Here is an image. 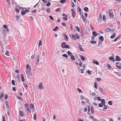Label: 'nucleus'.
Instances as JSON below:
<instances>
[{
	"label": "nucleus",
	"mask_w": 121,
	"mask_h": 121,
	"mask_svg": "<svg viewBox=\"0 0 121 121\" xmlns=\"http://www.w3.org/2000/svg\"><path fill=\"white\" fill-rule=\"evenodd\" d=\"M107 13L108 14V15L110 18L111 19L113 18V14L112 13H111L110 10H108L107 11Z\"/></svg>",
	"instance_id": "1"
},
{
	"label": "nucleus",
	"mask_w": 121,
	"mask_h": 121,
	"mask_svg": "<svg viewBox=\"0 0 121 121\" xmlns=\"http://www.w3.org/2000/svg\"><path fill=\"white\" fill-rule=\"evenodd\" d=\"M63 16L64 17H63V19L65 21H66L68 20V18L67 17V15L65 13L63 14Z\"/></svg>",
	"instance_id": "2"
},
{
	"label": "nucleus",
	"mask_w": 121,
	"mask_h": 121,
	"mask_svg": "<svg viewBox=\"0 0 121 121\" xmlns=\"http://www.w3.org/2000/svg\"><path fill=\"white\" fill-rule=\"evenodd\" d=\"M39 55L38 54V56H37L36 58V60H35V63L36 64H37L39 62Z\"/></svg>",
	"instance_id": "3"
},
{
	"label": "nucleus",
	"mask_w": 121,
	"mask_h": 121,
	"mask_svg": "<svg viewBox=\"0 0 121 121\" xmlns=\"http://www.w3.org/2000/svg\"><path fill=\"white\" fill-rule=\"evenodd\" d=\"M38 86L39 87V88L40 90H42L43 88V86L42 83L41 82L40 83H39Z\"/></svg>",
	"instance_id": "4"
},
{
	"label": "nucleus",
	"mask_w": 121,
	"mask_h": 121,
	"mask_svg": "<svg viewBox=\"0 0 121 121\" xmlns=\"http://www.w3.org/2000/svg\"><path fill=\"white\" fill-rule=\"evenodd\" d=\"M29 105L28 104H26L24 105L25 108L26 109L27 111H28L29 109L28 108V106Z\"/></svg>",
	"instance_id": "5"
},
{
	"label": "nucleus",
	"mask_w": 121,
	"mask_h": 121,
	"mask_svg": "<svg viewBox=\"0 0 121 121\" xmlns=\"http://www.w3.org/2000/svg\"><path fill=\"white\" fill-rule=\"evenodd\" d=\"M116 61H120L121 60V59L120 57L117 56H116Z\"/></svg>",
	"instance_id": "6"
},
{
	"label": "nucleus",
	"mask_w": 121,
	"mask_h": 121,
	"mask_svg": "<svg viewBox=\"0 0 121 121\" xmlns=\"http://www.w3.org/2000/svg\"><path fill=\"white\" fill-rule=\"evenodd\" d=\"M26 68L27 69V70H29V71H31V68L30 66L28 65H26Z\"/></svg>",
	"instance_id": "7"
},
{
	"label": "nucleus",
	"mask_w": 121,
	"mask_h": 121,
	"mask_svg": "<svg viewBox=\"0 0 121 121\" xmlns=\"http://www.w3.org/2000/svg\"><path fill=\"white\" fill-rule=\"evenodd\" d=\"M72 38H79L78 35L77 34H72Z\"/></svg>",
	"instance_id": "8"
},
{
	"label": "nucleus",
	"mask_w": 121,
	"mask_h": 121,
	"mask_svg": "<svg viewBox=\"0 0 121 121\" xmlns=\"http://www.w3.org/2000/svg\"><path fill=\"white\" fill-rule=\"evenodd\" d=\"M102 16L101 15V14H99L98 18V20L100 22L102 20Z\"/></svg>",
	"instance_id": "9"
},
{
	"label": "nucleus",
	"mask_w": 121,
	"mask_h": 121,
	"mask_svg": "<svg viewBox=\"0 0 121 121\" xmlns=\"http://www.w3.org/2000/svg\"><path fill=\"white\" fill-rule=\"evenodd\" d=\"M66 43L65 42H63L61 44V47L63 48H64L65 47V46H66Z\"/></svg>",
	"instance_id": "10"
},
{
	"label": "nucleus",
	"mask_w": 121,
	"mask_h": 121,
	"mask_svg": "<svg viewBox=\"0 0 121 121\" xmlns=\"http://www.w3.org/2000/svg\"><path fill=\"white\" fill-rule=\"evenodd\" d=\"M109 60H112V61L113 62H114L115 61V60H114V58L112 56L109 57Z\"/></svg>",
	"instance_id": "11"
},
{
	"label": "nucleus",
	"mask_w": 121,
	"mask_h": 121,
	"mask_svg": "<svg viewBox=\"0 0 121 121\" xmlns=\"http://www.w3.org/2000/svg\"><path fill=\"white\" fill-rule=\"evenodd\" d=\"M21 81L23 82L25 81V79L24 78V77L23 76V75L22 74H21Z\"/></svg>",
	"instance_id": "12"
},
{
	"label": "nucleus",
	"mask_w": 121,
	"mask_h": 121,
	"mask_svg": "<svg viewBox=\"0 0 121 121\" xmlns=\"http://www.w3.org/2000/svg\"><path fill=\"white\" fill-rule=\"evenodd\" d=\"M19 114L22 117H23L24 116V113L22 111H20Z\"/></svg>",
	"instance_id": "13"
},
{
	"label": "nucleus",
	"mask_w": 121,
	"mask_h": 121,
	"mask_svg": "<svg viewBox=\"0 0 121 121\" xmlns=\"http://www.w3.org/2000/svg\"><path fill=\"white\" fill-rule=\"evenodd\" d=\"M81 58V60L83 61H84L85 60V58L84 56L80 55L79 56Z\"/></svg>",
	"instance_id": "14"
},
{
	"label": "nucleus",
	"mask_w": 121,
	"mask_h": 121,
	"mask_svg": "<svg viewBox=\"0 0 121 121\" xmlns=\"http://www.w3.org/2000/svg\"><path fill=\"white\" fill-rule=\"evenodd\" d=\"M86 12H88L89 10V9L87 7H85L84 9H83Z\"/></svg>",
	"instance_id": "15"
},
{
	"label": "nucleus",
	"mask_w": 121,
	"mask_h": 121,
	"mask_svg": "<svg viewBox=\"0 0 121 121\" xmlns=\"http://www.w3.org/2000/svg\"><path fill=\"white\" fill-rule=\"evenodd\" d=\"M70 58L71 59V60H72L74 61V60H75V58L74 56L73 55H72L71 56Z\"/></svg>",
	"instance_id": "16"
},
{
	"label": "nucleus",
	"mask_w": 121,
	"mask_h": 121,
	"mask_svg": "<svg viewBox=\"0 0 121 121\" xmlns=\"http://www.w3.org/2000/svg\"><path fill=\"white\" fill-rule=\"evenodd\" d=\"M92 33L93 35L95 37L97 36V34L95 31H93L92 32Z\"/></svg>",
	"instance_id": "17"
},
{
	"label": "nucleus",
	"mask_w": 121,
	"mask_h": 121,
	"mask_svg": "<svg viewBox=\"0 0 121 121\" xmlns=\"http://www.w3.org/2000/svg\"><path fill=\"white\" fill-rule=\"evenodd\" d=\"M21 14L22 15H24L26 14L25 11L23 10H22L21 11Z\"/></svg>",
	"instance_id": "18"
},
{
	"label": "nucleus",
	"mask_w": 121,
	"mask_h": 121,
	"mask_svg": "<svg viewBox=\"0 0 121 121\" xmlns=\"http://www.w3.org/2000/svg\"><path fill=\"white\" fill-rule=\"evenodd\" d=\"M111 29L109 28H107L105 30L106 32H109L111 30Z\"/></svg>",
	"instance_id": "19"
},
{
	"label": "nucleus",
	"mask_w": 121,
	"mask_h": 121,
	"mask_svg": "<svg viewBox=\"0 0 121 121\" xmlns=\"http://www.w3.org/2000/svg\"><path fill=\"white\" fill-rule=\"evenodd\" d=\"M90 42L92 44H95L96 43V42L94 41L91 40L90 41Z\"/></svg>",
	"instance_id": "20"
},
{
	"label": "nucleus",
	"mask_w": 121,
	"mask_h": 121,
	"mask_svg": "<svg viewBox=\"0 0 121 121\" xmlns=\"http://www.w3.org/2000/svg\"><path fill=\"white\" fill-rule=\"evenodd\" d=\"M75 28L76 30H77L78 32H80V29L77 26H76L75 27Z\"/></svg>",
	"instance_id": "21"
},
{
	"label": "nucleus",
	"mask_w": 121,
	"mask_h": 121,
	"mask_svg": "<svg viewBox=\"0 0 121 121\" xmlns=\"http://www.w3.org/2000/svg\"><path fill=\"white\" fill-rule=\"evenodd\" d=\"M59 28L58 27L56 26L55 27V28H53V30L54 31H55L58 29Z\"/></svg>",
	"instance_id": "22"
},
{
	"label": "nucleus",
	"mask_w": 121,
	"mask_h": 121,
	"mask_svg": "<svg viewBox=\"0 0 121 121\" xmlns=\"http://www.w3.org/2000/svg\"><path fill=\"white\" fill-rule=\"evenodd\" d=\"M94 87L96 89H97V87L98 86V85L97 83L96 82H95L94 83Z\"/></svg>",
	"instance_id": "23"
},
{
	"label": "nucleus",
	"mask_w": 121,
	"mask_h": 121,
	"mask_svg": "<svg viewBox=\"0 0 121 121\" xmlns=\"http://www.w3.org/2000/svg\"><path fill=\"white\" fill-rule=\"evenodd\" d=\"M115 33H114L112 34V35L110 36V38H114L115 37Z\"/></svg>",
	"instance_id": "24"
},
{
	"label": "nucleus",
	"mask_w": 121,
	"mask_h": 121,
	"mask_svg": "<svg viewBox=\"0 0 121 121\" xmlns=\"http://www.w3.org/2000/svg\"><path fill=\"white\" fill-rule=\"evenodd\" d=\"M91 112L92 113H93L94 112V108L93 107H91Z\"/></svg>",
	"instance_id": "25"
},
{
	"label": "nucleus",
	"mask_w": 121,
	"mask_h": 121,
	"mask_svg": "<svg viewBox=\"0 0 121 121\" xmlns=\"http://www.w3.org/2000/svg\"><path fill=\"white\" fill-rule=\"evenodd\" d=\"M93 63H95L97 65L99 64V62L98 61H96L95 60L93 61Z\"/></svg>",
	"instance_id": "26"
},
{
	"label": "nucleus",
	"mask_w": 121,
	"mask_h": 121,
	"mask_svg": "<svg viewBox=\"0 0 121 121\" xmlns=\"http://www.w3.org/2000/svg\"><path fill=\"white\" fill-rule=\"evenodd\" d=\"M60 2L61 3L65 4L66 2L65 0H61L60 1Z\"/></svg>",
	"instance_id": "27"
},
{
	"label": "nucleus",
	"mask_w": 121,
	"mask_h": 121,
	"mask_svg": "<svg viewBox=\"0 0 121 121\" xmlns=\"http://www.w3.org/2000/svg\"><path fill=\"white\" fill-rule=\"evenodd\" d=\"M30 109H33L34 108V106L32 104H30Z\"/></svg>",
	"instance_id": "28"
},
{
	"label": "nucleus",
	"mask_w": 121,
	"mask_h": 121,
	"mask_svg": "<svg viewBox=\"0 0 121 121\" xmlns=\"http://www.w3.org/2000/svg\"><path fill=\"white\" fill-rule=\"evenodd\" d=\"M4 95V94L3 93H2L0 95V99H2Z\"/></svg>",
	"instance_id": "29"
},
{
	"label": "nucleus",
	"mask_w": 121,
	"mask_h": 121,
	"mask_svg": "<svg viewBox=\"0 0 121 121\" xmlns=\"http://www.w3.org/2000/svg\"><path fill=\"white\" fill-rule=\"evenodd\" d=\"M29 70H27L26 73L28 75H31V73H30V71Z\"/></svg>",
	"instance_id": "30"
},
{
	"label": "nucleus",
	"mask_w": 121,
	"mask_h": 121,
	"mask_svg": "<svg viewBox=\"0 0 121 121\" xmlns=\"http://www.w3.org/2000/svg\"><path fill=\"white\" fill-rule=\"evenodd\" d=\"M62 56H63L64 57H65L67 59L68 57V56L66 54H63Z\"/></svg>",
	"instance_id": "31"
},
{
	"label": "nucleus",
	"mask_w": 121,
	"mask_h": 121,
	"mask_svg": "<svg viewBox=\"0 0 121 121\" xmlns=\"http://www.w3.org/2000/svg\"><path fill=\"white\" fill-rule=\"evenodd\" d=\"M108 103L109 105H112V102L111 101H109L108 102Z\"/></svg>",
	"instance_id": "32"
},
{
	"label": "nucleus",
	"mask_w": 121,
	"mask_h": 121,
	"mask_svg": "<svg viewBox=\"0 0 121 121\" xmlns=\"http://www.w3.org/2000/svg\"><path fill=\"white\" fill-rule=\"evenodd\" d=\"M62 35L63 37H65V38H68L67 36L65 33L63 34Z\"/></svg>",
	"instance_id": "33"
},
{
	"label": "nucleus",
	"mask_w": 121,
	"mask_h": 121,
	"mask_svg": "<svg viewBox=\"0 0 121 121\" xmlns=\"http://www.w3.org/2000/svg\"><path fill=\"white\" fill-rule=\"evenodd\" d=\"M67 53L68 54V55H69V56H71L72 55V53L69 51H68L67 52Z\"/></svg>",
	"instance_id": "34"
},
{
	"label": "nucleus",
	"mask_w": 121,
	"mask_h": 121,
	"mask_svg": "<svg viewBox=\"0 0 121 121\" xmlns=\"http://www.w3.org/2000/svg\"><path fill=\"white\" fill-rule=\"evenodd\" d=\"M106 19V16L105 15H104L103 17V20L104 21H105Z\"/></svg>",
	"instance_id": "35"
},
{
	"label": "nucleus",
	"mask_w": 121,
	"mask_h": 121,
	"mask_svg": "<svg viewBox=\"0 0 121 121\" xmlns=\"http://www.w3.org/2000/svg\"><path fill=\"white\" fill-rule=\"evenodd\" d=\"M36 114L35 113L34 114V116L33 117L34 119L35 120H36Z\"/></svg>",
	"instance_id": "36"
},
{
	"label": "nucleus",
	"mask_w": 121,
	"mask_h": 121,
	"mask_svg": "<svg viewBox=\"0 0 121 121\" xmlns=\"http://www.w3.org/2000/svg\"><path fill=\"white\" fill-rule=\"evenodd\" d=\"M65 45L66 46H65V47L64 48H67L69 49L70 48V47L68 45L66 44Z\"/></svg>",
	"instance_id": "37"
},
{
	"label": "nucleus",
	"mask_w": 121,
	"mask_h": 121,
	"mask_svg": "<svg viewBox=\"0 0 121 121\" xmlns=\"http://www.w3.org/2000/svg\"><path fill=\"white\" fill-rule=\"evenodd\" d=\"M79 49L81 51H82L83 49L82 46H81V45H79Z\"/></svg>",
	"instance_id": "38"
},
{
	"label": "nucleus",
	"mask_w": 121,
	"mask_h": 121,
	"mask_svg": "<svg viewBox=\"0 0 121 121\" xmlns=\"http://www.w3.org/2000/svg\"><path fill=\"white\" fill-rule=\"evenodd\" d=\"M11 82L13 85H14L15 84V81L14 80H12L11 81Z\"/></svg>",
	"instance_id": "39"
},
{
	"label": "nucleus",
	"mask_w": 121,
	"mask_h": 121,
	"mask_svg": "<svg viewBox=\"0 0 121 121\" xmlns=\"http://www.w3.org/2000/svg\"><path fill=\"white\" fill-rule=\"evenodd\" d=\"M42 45V41L41 40H40L38 44V47H39V46Z\"/></svg>",
	"instance_id": "40"
},
{
	"label": "nucleus",
	"mask_w": 121,
	"mask_h": 121,
	"mask_svg": "<svg viewBox=\"0 0 121 121\" xmlns=\"http://www.w3.org/2000/svg\"><path fill=\"white\" fill-rule=\"evenodd\" d=\"M6 53H5V54L8 56H9V52L8 51H6Z\"/></svg>",
	"instance_id": "41"
},
{
	"label": "nucleus",
	"mask_w": 121,
	"mask_h": 121,
	"mask_svg": "<svg viewBox=\"0 0 121 121\" xmlns=\"http://www.w3.org/2000/svg\"><path fill=\"white\" fill-rule=\"evenodd\" d=\"M101 104H103L105 102V100L104 99H102L101 100Z\"/></svg>",
	"instance_id": "42"
},
{
	"label": "nucleus",
	"mask_w": 121,
	"mask_h": 121,
	"mask_svg": "<svg viewBox=\"0 0 121 121\" xmlns=\"http://www.w3.org/2000/svg\"><path fill=\"white\" fill-rule=\"evenodd\" d=\"M115 66L117 68H118V69H121V66H118L117 65H116Z\"/></svg>",
	"instance_id": "43"
},
{
	"label": "nucleus",
	"mask_w": 121,
	"mask_h": 121,
	"mask_svg": "<svg viewBox=\"0 0 121 121\" xmlns=\"http://www.w3.org/2000/svg\"><path fill=\"white\" fill-rule=\"evenodd\" d=\"M49 18L51 19L52 21H54V20L53 19V17L51 16H49Z\"/></svg>",
	"instance_id": "44"
},
{
	"label": "nucleus",
	"mask_w": 121,
	"mask_h": 121,
	"mask_svg": "<svg viewBox=\"0 0 121 121\" xmlns=\"http://www.w3.org/2000/svg\"><path fill=\"white\" fill-rule=\"evenodd\" d=\"M72 16L74 17L75 16V13L74 12V13H72Z\"/></svg>",
	"instance_id": "45"
},
{
	"label": "nucleus",
	"mask_w": 121,
	"mask_h": 121,
	"mask_svg": "<svg viewBox=\"0 0 121 121\" xmlns=\"http://www.w3.org/2000/svg\"><path fill=\"white\" fill-rule=\"evenodd\" d=\"M77 90L79 93H81L82 92V91L80 89L78 88L77 89Z\"/></svg>",
	"instance_id": "46"
},
{
	"label": "nucleus",
	"mask_w": 121,
	"mask_h": 121,
	"mask_svg": "<svg viewBox=\"0 0 121 121\" xmlns=\"http://www.w3.org/2000/svg\"><path fill=\"white\" fill-rule=\"evenodd\" d=\"M107 66L108 67V68L110 69H111V67L109 64H108L107 65Z\"/></svg>",
	"instance_id": "47"
},
{
	"label": "nucleus",
	"mask_w": 121,
	"mask_h": 121,
	"mask_svg": "<svg viewBox=\"0 0 121 121\" xmlns=\"http://www.w3.org/2000/svg\"><path fill=\"white\" fill-rule=\"evenodd\" d=\"M2 121H5V117L4 116H2Z\"/></svg>",
	"instance_id": "48"
},
{
	"label": "nucleus",
	"mask_w": 121,
	"mask_h": 121,
	"mask_svg": "<svg viewBox=\"0 0 121 121\" xmlns=\"http://www.w3.org/2000/svg\"><path fill=\"white\" fill-rule=\"evenodd\" d=\"M5 29H7L8 28V26L5 25H3Z\"/></svg>",
	"instance_id": "49"
},
{
	"label": "nucleus",
	"mask_w": 121,
	"mask_h": 121,
	"mask_svg": "<svg viewBox=\"0 0 121 121\" xmlns=\"http://www.w3.org/2000/svg\"><path fill=\"white\" fill-rule=\"evenodd\" d=\"M98 106L99 107H103V105H102V104H101L100 103H99L98 104Z\"/></svg>",
	"instance_id": "50"
},
{
	"label": "nucleus",
	"mask_w": 121,
	"mask_h": 121,
	"mask_svg": "<svg viewBox=\"0 0 121 121\" xmlns=\"http://www.w3.org/2000/svg\"><path fill=\"white\" fill-rule=\"evenodd\" d=\"M114 72L115 74H117L118 75H119L120 74V73L119 72Z\"/></svg>",
	"instance_id": "51"
},
{
	"label": "nucleus",
	"mask_w": 121,
	"mask_h": 121,
	"mask_svg": "<svg viewBox=\"0 0 121 121\" xmlns=\"http://www.w3.org/2000/svg\"><path fill=\"white\" fill-rule=\"evenodd\" d=\"M15 11L17 13H19V12L20 10L18 9H15Z\"/></svg>",
	"instance_id": "52"
},
{
	"label": "nucleus",
	"mask_w": 121,
	"mask_h": 121,
	"mask_svg": "<svg viewBox=\"0 0 121 121\" xmlns=\"http://www.w3.org/2000/svg\"><path fill=\"white\" fill-rule=\"evenodd\" d=\"M107 107L106 105H104L103 107V109H107Z\"/></svg>",
	"instance_id": "53"
},
{
	"label": "nucleus",
	"mask_w": 121,
	"mask_h": 121,
	"mask_svg": "<svg viewBox=\"0 0 121 121\" xmlns=\"http://www.w3.org/2000/svg\"><path fill=\"white\" fill-rule=\"evenodd\" d=\"M5 100L7 99L8 98V95H5Z\"/></svg>",
	"instance_id": "54"
},
{
	"label": "nucleus",
	"mask_w": 121,
	"mask_h": 121,
	"mask_svg": "<svg viewBox=\"0 0 121 121\" xmlns=\"http://www.w3.org/2000/svg\"><path fill=\"white\" fill-rule=\"evenodd\" d=\"M35 54L31 56V58L32 59L35 58Z\"/></svg>",
	"instance_id": "55"
},
{
	"label": "nucleus",
	"mask_w": 121,
	"mask_h": 121,
	"mask_svg": "<svg viewBox=\"0 0 121 121\" xmlns=\"http://www.w3.org/2000/svg\"><path fill=\"white\" fill-rule=\"evenodd\" d=\"M51 5V3L50 2H48L46 6H49Z\"/></svg>",
	"instance_id": "56"
},
{
	"label": "nucleus",
	"mask_w": 121,
	"mask_h": 121,
	"mask_svg": "<svg viewBox=\"0 0 121 121\" xmlns=\"http://www.w3.org/2000/svg\"><path fill=\"white\" fill-rule=\"evenodd\" d=\"M71 12H73L72 13H74V12L75 13V11L74 10V9H71Z\"/></svg>",
	"instance_id": "57"
},
{
	"label": "nucleus",
	"mask_w": 121,
	"mask_h": 121,
	"mask_svg": "<svg viewBox=\"0 0 121 121\" xmlns=\"http://www.w3.org/2000/svg\"><path fill=\"white\" fill-rule=\"evenodd\" d=\"M99 40L101 42L103 41L104 40V38H99Z\"/></svg>",
	"instance_id": "58"
},
{
	"label": "nucleus",
	"mask_w": 121,
	"mask_h": 121,
	"mask_svg": "<svg viewBox=\"0 0 121 121\" xmlns=\"http://www.w3.org/2000/svg\"><path fill=\"white\" fill-rule=\"evenodd\" d=\"M6 103V106L7 107H8V102L7 101H6L5 102Z\"/></svg>",
	"instance_id": "59"
},
{
	"label": "nucleus",
	"mask_w": 121,
	"mask_h": 121,
	"mask_svg": "<svg viewBox=\"0 0 121 121\" xmlns=\"http://www.w3.org/2000/svg\"><path fill=\"white\" fill-rule=\"evenodd\" d=\"M61 25L64 26H66V24L65 23H61Z\"/></svg>",
	"instance_id": "60"
},
{
	"label": "nucleus",
	"mask_w": 121,
	"mask_h": 121,
	"mask_svg": "<svg viewBox=\"0 0 121 121\" xmlns=\"http://www.w3.org/2000/svg\"><path fill=\"white\" fill-rule=\"evenodd\" d=\"M97 99L99 101H100L101 100V99L100 97L99 96L98 97H97Z\"/></svg>",
	"instance_id": "61"
},
{
	"label": "nucleus",
	"mask_w": 121,
	"mask_h": 121,
	"mask_svg": "<svg viewBox=\"0 0 121 121\" xmlns=\"http://www.w3.org/2000/svg\"><path fill=\"white\" fill-rule=\"evenodd\" d=\"M87 73L89 74H91V71H89V70H88L87 71Z\"/></svg>",
	"instance_id": "62"
},
{
	"label": "nucleus",
	"mask_w": 121,
	"mask_h": 121,
	"mask_svg": "<svg viewBox=\"0 0 121 121\" xmlns=\"http://www.w3.org/2000/svg\"><path fill=\"white\" fill-rule=\"evenodd\" d=\"M72 4H71L72 7H73L75 6V5L74 4L73 2H72Z\"/></svg>",
	"instance_id": "63"
},
{
	"label": "nucleus",
	"mask_w": 121,
	"mask_h": 121,
	"mask_svg": "<svg viewBox=\"0 0 121 121\" xmlns=\"http://www.w3.org/2000/svg\"><path fill=\"white\" fill-rule=\"evenodd\" d=\"M70 25L71 29V30H73V26L71 24H70Z\"/></svg>",
	"instance_id": "64"
}]
</instances>
